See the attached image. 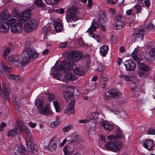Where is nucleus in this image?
<instances>
[{"label":"nucleus","mask_w":155,"mask_h":155,"mask_svg":"<svg viewBox=\"0 0 155 155\" xmlns=\"http://www.w3.org/2000/svg\"><path fill=\"white\" fill-rule=\"evenodd\" d=\"M39 55L38 53L35 50L29 48L23 51L22 57L18 55H9L8 57V60L11 62L15 63V66L19 65L25 67L28 64L31 58H35Z\"/></svg>","instance_id":"obj_1"},{"label":"nucleus","mask_w":155,"mask_h":155,"mask_svg":"<svg viewBox=\"0 0 155 155\" xmlns=\"http://www.w3.org/2000/svg\"><path fill=\"white\" fill-rule=\"evenodd\" d=\"M18 129L20 130L24 131L25 133L26 138L25 141L28 148L29 151L31 152H33L34 149L36 150L35 149V146L36 145H34L32 139L31 137V135L29 130L25 125L23 123H20L18 125Z\"/></svg>","instance_id":"obj_2"},{"label":"nucleus","mask_w":155,"mask_h":155,"mask_svg":"<svg viewBox=\"0 0 155 155\" xmlns=\"http://www.w3.org/2000/svg\"><path fill=\"white\" fill-rule=\"evenodd\" d=\"M43 103V101L41 99L37 100L35 103V104L38 110V113L45 116H52L53 113L50 110L49 105H47L44 108Z\"/></svg>","instance_id":"obj_3"},{"label":"nucleus","mask_w":155,"mask_h":155,"mask_svg":"<svg viewBox=\"0 0 155 155\" xmlns=\"http://www.w3.org/2000/svg\"><path fill=\"white\" fill-rule=\"evenodd\" d=\"M16 22L15 18H11L8 20L6 22L5 21H0V31L4 33L7 32L9 30V25H14Z\"/></svg>","instance_id":"obj_4"},{"label":"nucleus","mask_w":155,"mask_h":155,"mask_svg":"<svg viewBox=\"0 0 155 155\" xmlns=\"http://www.w3.org/2000/svg\"><path fill=\"white\" fill-rule=\"evenodd\" d=\"M122 146V142L120 141H117L115 142L109 141L105 145V147L107 149L117 152L120 151Z\"/></svg>","instance_id":"obj_5"},{"label":"nucleus","mask_w":155,"mask_h":155,"mask_svg":"<svg viewBox=\"0 0 155 155\" xmlns=\"http://www.w3.org/2000/svg\"><path fill=\"white\" fill-rule=\"evenodd\" d=\"M77 8L75 7H72L68 8L66 12L67 14L66 16V19L68 22L75 21L78 20L75 15L77 12Z\"/></svg>","instance_id":"obj_6"},{"label":"nucleus","mask_w":155,"mask_h":155,"mask_svg":"<svg viewBox=\"0 0 155 155\" xmlns=\"http://www.w3.org/2000/svg\"><path fill=\"white\" fill-rule=\"evenodd\" d=\"M68 58H70L73 62H77L81 58V53L78 51H72L66 53Z\"/></svg>","instance_id":"obj_7"},{"label":"nucleus","mask_w":155,"mask_h":155,"mask_svg":"<svg viewBox=\"0 0 155 155\" xmlns=\"http://www.w3.org/2000/svg\"><path fill=\"white\" fill-rule=\"evenodd\" d=\"M138 66L140 68L138 71L139 77L141 78L147 77V72L150 70L149 67L143 63H140Z\"/></svg>","instance_id":"obj_8"},{"label":"nucleus","mask_w":155,"mask_h":155,"mask_svg":"<svg viewBox=\"0 0 155 155\" xmlns=\"http://www.w3.org/2000/svg\"><path fill=\"white\" fill-rule=\"evenodd\" d=\"M71 63L68 59H66L60 65L55 67L57 71H68L71 69Z\"/></svg>","instance_id":"obj_9"},{"label":"nucleus","mask_w":155,"mask_h":155,"mask_svg":"<svg viewBox=\"0 0 155 155\" xmlns=\"http://www.w3.org/2000/svg\"><path fill=\"white\" fill-rule=\"evenodd\" d=\"M99 27L98 24L94 21H93L91 27L86 31L89 33L90 37H92L96 39H98L99 38V36L97 34H93V32H94L97 28Z\"/></svg>","instance_id":"obj_10"},{"label":"nucleus","mask_w":155,"mask_h":155,"mask_svg":"<svg viewBox=\"0 0 155 155\" xmlns=\"http://www.w3.org/2000/svg\"><path fill=\"white\" fill-rule=\"evenodd\" d=\"M37 21L35 20H31L29 21L24 25V30L25 31L28 32L31 30L35 29L37 27Z\"/></svg>","instance_id":"obj_11"},{"label":"nucleus","mask_w":155,"mask_h":155,"mask_svg":"<svg viewBox=\"0 0 155 155\" xmlns=\"http://www.w3.org/2000/svg\"><path fill=\"white\" fill-rule=\"evenodd\" d=\"M147 31V29L145 27L138 28L134 32L133 35V37L135 39L140 38L142 40L143 35Z\"/></svg>","instance_id":"obj_12"},{"label":"nucleus","mask_w":155,"mask_h":155,"mask_svg":"<svg viewBox=\"0 0 155 155\" xmlns=\"http://www.w3.org/2000/svg\"><path fill=\"white\" fill-rule=\"evenodd\" d=\"M105 95L107 97L118 98L121 97L122 94L118 91L114 89H107L105 91Z\"/></svg>","instance_id":"obj_13"},{"label":"nucleus","mask_w":155,"mask_h":155,"mask_svg":"<svg viewBox=\"0 0 155 155\" xmlns=\"http://www.w3.org/2000/svg\"><path fill=\"white\" fill-rule=\"evenodd\" d=\"M76 79V76L71 72H67L65 73L62 76V81L64 82L68 83L70 82L74 81Z\"/></svg>","instance_id":"obj_14"},{"label":"nucleus","mask_w":155,"mask_h":155,"mask_svg":"<svg viewBox=\"0 0 155 155\" xmlns=\"http://www.w3.org/2000/svg\"><path fill=\"white\" fill-rule=\"evenodd\" d=\"M123 64L125 67L127 71H133L136 68L135 63L131 60L126 61H124Z\"/></svg>","instance_id":"obj_15"},{"label":"nucleus","mask_w":155,"mask_h":155,"mask_svg":"<svg viewBox=\"0 0 155 155\" xmlns=\"http://www.w3.org/2000/svg\"><path fill=\"white\" fill-rule=\"evenodd\" d=\"M31 13L30 9H28L21 13L19 17V20L21 22H24L28 20Z\"/></svg>","instance_id":"obj_16"},{"label":"nucleus","mask_w":155,"mask_h":155,"mask_svg":"<svg viewBox=\"0 0 155 155\" xmlns=\"http://www.w3.org/2000/svg\"><path fill=\"white\" fill-rule=\"evenodd\" d=\"M72 139L68 140V142L69 143H74L76 144H78L82 139L81 137L76 133H74L71 136Z\"/></svg>","instance_id":"obj_17"},{"label":"nucleus","mask_w":155,"mask_h":155,"mask_svg":"<svg viewBox=\"0 0 155 155\" xmlns=\"http://www.w3.org/2000/svg\"><path fill=\"white\" fill-rule=\"evenodd\" d=\"M64 99L69 102H74L73 94L71 91H65L64 93Z\"/></svg>","instance_id":"obj_18"},{"label":"nucleus","mask_w":155,"mask_h":155,"mask_svg":"<svg viewBox=\"0 0 155 155\" xmlns=\"http://www.w3.org/2000/svg\"><path fill=\"white\" fill-rule=\"evenodd\" d=\"M75 104L74 102H69L66 108L64 110L65 114H74V106Z\"/></svg>","instance_id":"obj_19"},{"label":"nucleus","mask_w":155,"mask_h":155,"mask_svg":"<svg viewBox=\"0 0 155 155\" xmlns=\"http://www.w3.org/2000/svg\"><path fill=\"white\" fill-rule=\"evenodd\" d=\"M22 28V24L19 22L16 23L12 25L11 28V32L13 33H17L20 31Z\"/></svg>","instance_id":"obj_20"},{"label":"nucleus","mask_w":155,"mask_h":155,"mask_svg":"<svg viewBox=\"0 0 155 155\" xmlns=\"http://www.w3.org/2000/svg\"><path fill=\"white\" fill-rule=\"evenodd\" d=\"M74 73L79 76L84 75L86 73L84 68L81 66L76 67L74 69Z\"/></svg>","instance_id":"obj_21"},{"label":"nucleus","mask_w":155,"mask_h":155,"mask_svg":"<svg viewBox=\"0 0 155 155\" xmlns=\"http://www.w3.org/2000/svg\"><path fill=\"white\" fill-rule=\"evenodd\" d=\"M154 145L153 141L150 140H146L143 142V146L148 150H151Z\"/></svg>","instance_id":"obj_22"},{"label":"nucleus","mask_w":155,"mask_h":155,"mask_svg":"<svg viewBox=\"0 0 155 155\" xmlns=\"http://www.w3.org/2000/svg\"><path fill=\"white\" fill-rule=\"evenodd\" d=\"M118 131V134H117L115 136L110 135L107 137L108 139L111 140L112 141H114L116 140H117L120 139L122 136V134L121 130L120 129H117Z\"/></svg>","instance_id":"obj_23"},{"label":"nucleus","mask_w":155,"mask_h":155,"mask_svg":"<svg viewBox=\"0 0 155 155\" xmlns=\"http://www.w3.org/2000/svg\"><path fill=\"white\" fill-rule=\"evenodd\" d=\"M109 50L108 46L103 45L100 48V54L103 57H105Z\"/></svg>","instance_id":"obj_24"},{"label":"nucleus","mask_w":155,"mask_h":155,"mask_svg":"<svg viewBox=\"0 0 155 155\" xmlns=\"http://www.w3.org/2000/svg\"><path fill=\"white\" fill-rule=\"evenodd\" d=\"M101 125L104 128L109 130H111L113 128V126L110 124L105 121H103L101 123Z\"/></svg>","instance_id":"obj_25"},{"label":"nucleus","mask_w":155,"mask_h":155,"mask_svg":"<svg viewBox=\"0 0 155 155\" xmlns=\"http://www.w3.org/2000/svg\"><path fill=\"white\" fill-rule=\"evenodd\" d=\"M56 145L53 140H51L49 143L48 149L51 151H54L56 150Z\"/></svg>","instance_id":"obj_26"},{"label":"nucleus","mask_w":155,"mask_h":155,"mask_svg":"<svg viewBox=\"0 0 155 155\" xmlns=\"http://www.w3.org/2000/svg\"><path fill=\"white\" fill-rule=\"evenodd\" d=\"M98 114L96 112L93 113H91L87 116V120L89 121L90 120H92L95 119H97L98 118Z\"/></svg>","instance_id":"obj_27"},{"label":"nucleus","mask_w":155,"mask_h":155,"mask_svg":"<svg viewBox=\"0 0 155 155\" xmlns=\"http://www.w3.org/2000/svg\"><path fill=\"white\" fill-rule=\"evenodd\" d=\"M18 129V128H15L9 130L8 132V136L13 137L17 134Z\"/></svg>","instance_id":"obj_28"},{"label":"nucleus","mask_w":155,"mask_h":155,"mask_svg":"<svg viewBox=\"0 0 155 155\" xmlns=\"http://www.w3.org/2000/svg\"><path fill=\"white\" fill-rule=\"evenodd\" d=\"M53 103L56 112H60L61 110V108L59 103L57 101L55 100L53 102Z\"/></svg>","instance_id":"obj_29"},{"label":"nucleus","mask_w":155,"mask_h":155,"mask_svg":"<svg viewBox=\"0 0 155 155\" xmlns=\"http://www.w3.org/2000/svg\"><path fill=\"white\" fill-rule=\"evenodd\" d=\"M98 21L100 24H102L104 21V15L102 12L100 11L98 13Z\"/></svg>","instance_id":"obj_30"},{"label":"nucleus","mask_w":155,"mask_h":155,"mask_svg":"<svg viewBox=\"0 0 155 155\" xmlns=\"http://www.w3.org/2000/svg\"><path fill=\"white\" fill-rule=\"evenodd\" d=\"M16 150L18 153H20L21 155H23L25 150V147L21 145L18 147L16 149Z\"/></svg>","instance_id":"obj_31"},{"label":"nucleus","mask_w":155,"mask_h":155,"mask_svg":"<svg viewBox=\"0 0 155 155\" xmlns=\"http://www.w3.org/2000/svg\"><path fill=\"white\" fill-rule=\"evenodd\" d=\"M97 68L96 70L98 71H103L106 68V66L103 65L101 62H98L97 63Z\"/></svg>","instance_id":"obj_32"},{"label":"nucleus","mask_w":155,"mask_h":155,"mask_svg":"<svg viewBox=\"0 0 155 155\" xmlns=\"http://www.w3.org/2000/svg\"><path fill=\"white\" fill-rule=\"evenodd\" d=\"M35 4L38 7H45V5L42 0H35Z\"/></svg>","instance_id":"obj_33"},{"label":"nucleus","mask_w":155,"mask_h":155,"mask_svg":"<svg viewBox=\"0 0 155 155\" xmlns=\"http://www.w3.org/2000/svg\"><path fill=\"white\" fill-rule=\"evenodd\" d=\"M101 83L104 86H105L107 83V78L106 77L102 75L100 77Z\"/></svg>","instance_id":"obj_34"},{"label":"nucleus","mask_w":155,"mask_h":155,"mask_svg":"<svg viewBox=\"0 0 155 155\" xmlns=\"http://www.w3.org/2000/svg\"><path fill=\"white\" fill-rule=\"evenodd\" d=\"M124 26V24L123 21L116 22V26L117 29H121Z\"/></svg>","instance_id":"obj_35"},{"label":"nucleus","mask_w":155,"mask_h":155,"mask_svg":"<svg viewBox=\"0 0 155 155\" xmlns=\"http://www.w3.org/2000/svg\"><path fill=\"white\" fill-rule=\"evenodd\" d=\"M10 90L7 89L5 90L4 92L3 97L5 99L8 100L9 97Z\"/></svg>","instance_id":"obj_36"},{"label":"nucleus","mask_w":155,"mask_h":155,"mask_svg":"<svg viewBox=\"0 0 155 155\" xmlns=\"http://www.w3.org/2000/svg\"><path fill=\"white\" fill-rule=\"evenodd\" d=\"M1 65L2 68L6 72H9L11 70V68L8 67L6 64L3 62H1Z\"/></svg>","instance_id":"obj_37"},{"label":"nucleus","mask_w":155,"mask_h":155,"mask_svg":"<svg viewBox=\"0 0 155 155\" xmlns=\"http://www.w3.org/2000/svg\"><path fill=\"white\" fill-rule=\"evenodd\" d=\"M135 13V9L134 8H131L127 10L126 12V14L127 15H134Z\"/></svg>","instance_id":"obj_38"},{"label":"nucleus","mask_w":155,"mask_h":155,"mask_svg":"<svg viewBox=\"0 0 155 155\" xmlns=\"http://www.w3.org/2000/svg\"><path fill=\"white\" fill-rule=\"evenodd\" d=\"M7 76L8 78L11 79H14L16 80H18L19 78V76L17 75L7 74Z\"/></svg>","instance_id":"obj_39"},{"label":"nucleus","mask_w":155,"mask_h":155,"mask_svg":"<svg viewBox=\"0 0 155 155\" xmlns=\"http://www.w3.org/2000/svg\"><path fill=\"white\" fill-rule=\"evenodd\" d=\"M63 26L62 21L60 19H58L55 21L54 24V27Z\"/></svg>","instance_id":"obj_40"},{"label":"nucleus","mask_w":155,"mask_h":155,"mask_svg":"<svg viewBox=\"0 0 155 155\" xmlns=\"http://www.w3.org/2000/svg\"><path fill=\"white\" fill-rule=\"evenodd\" d=\"M10 52V50L9 48H6L3 52V58L5 59L6 58L7 56Z\"/></svg>","instance_id":"obj_41"},{"label":"nucleus","mask_w":155,"mask_h":155,"mask_svg":"<svg viewBox=\"0 0 155 155\" xmlns=\"http://www.w3.org/2000/svg\"><path fill=\"white\" fill-rule=\"evenodd\" d=\"M63 151L66 155H69L70 154L71 151L69 150L68 147L67 146H65L63 148Z\"/></svg>","instance_id":"obj_42"},{"label":"nucleus","mask_w":155,"mask_h":155,"mask_svg":"<svg viewBox=\"0 0 155 155\" xmlns=\"http://www.w3.org/2000/svg\"><path fill=\"white\" fill-rule=\"evenodd\" d=\"M134 7L137 10L136 13L137 14L140 13L141 12V7L140 5H136Z\"/></svg>","instance_id":"obj_43"},{"label":"nucleus","mask_w":155,"mask_h":155,"mask_svg":"<svg viewBox=\"0 0 155 155\" xmlns=\"http://www.w3.org/2000/svg\"><path fill=\"white\" fill-rule=\"evenodd\" d=\"M72 127L73 126L72 125H69L64 127L63 128V130L64 132H66L70 130Z\"/></svg>","instance_id":"obj_44"},{"label":"nucleus","mask_w":155,"mask_h":155,"mask_svg":"<svg viewBox=\"0 0 155 155\" xmlns=\"http://www.w3.org/2000/svg\"><path fill=\"white\" fill-rule=\"evenodd\" d=\"M149 56L153 58H155V48L152 49L149 53Z\"/></svg>","instance_id":"obj_45"},{"label":"nucleus","mask_w":155,"mask_h":155,"mask_svg":"<svg viewBox=\"0 0 155 155\" xmlns=\"http://www.w3.org/2000/svg\"><path fill=\"white\" fill-rule=\"evenodd\" d=\"M48 32L49 30L48 28H45L42 29L41 33L42 35L45 36L47 35Z\"/></svg>","instance_id":"obj_46"},{"label":"nucleus","mask_w":155,"mask_h":155,"mask_svg":"<svg viewBox=\"0 0 155 155\" xmlns=\"http://www.w3.org/2000/svg\"><path fill=\"white\" fill-rule=\"evenodd\" d=\"M45 2L48 4H54L57 3L56 0H45Z\"/></svg>","instance_id":"obj_47"},{"label":"nucleus","mask_w":155,"mask_h":155,"mask_svg":"<svg viewBox=\"0 0 155 155\" xmlns=\"http://www.w3.org/2000/svg\"><path fill=\"white\" fill-rule=\"evenodd\" d=\"M144 27H145V26ZM145 27L147 29V31L148 29L153 30H154L155 29V26L153 24L151 23H150L148 24L147 28L146 27Z\"/></svg>","instance_id":"obj_48"},{"label":"nucleus","mask_w":155,"mask_h":155,"mask_svg":"<svg viewBox=\"0 0 155 155\" xmlns=\"http://www.w3.org/2000/svg\"><path fill=\"white\" fill-rule=\"evenodd\" d=\"M110 40L112 43L115 44L117 41V38L116 35H113L112 36Z\"/></svg>","instance_id":"obj_49"},{"label":"nucleus","mask_w":155,"mask_h":155,"mask_svg":"<svg viewBox=\"0 0 155 155\" xmlns=\"http://www.w3.org/2000/svg\"><path fill=\"white\" fill-rule=\"evenodd\" d=\"M55 96L54 94H49L48 95V100L51 101L55 98Z\"/></svg>","instance_id":"obj_50"},{"label":"nucleus","mask_w":155,"mask_h":155,"mask_svg":"<svg viewBox=\"0 0 155 155\" xmlns=\"http://www.w3.org/2000/svg\"><path fill=\"white\" fill-rule=\"evenodd\" d=\"M68 43L65 42L60 43L59 45V47L61 48H64L66 47Z\"/></svg>","instance_id":"obj_51"},{"label":"nucleus","mask_w":155,"mask_h":155,"mask_svg":"<svg viewBox=\"0 0 155 155\" xmlns=\"http://www.w3.org/2000/svg\"><path fill=\"white\" fill-rule=\"evenodd\" d=\"M147 134L149 135H155V130L153 129H150L147 131Z\"/></svg>","instance_id":"obj_52"},{"label":"nucleus","mask_w":155,"mask_h":155,"mask_svg":"<svg viewBox=\"0 0 155 155\" xmlns=\"http://www.w3.org/2000/svg\"><path fill=\"white\" fill-rule=\"evenodd\" d=\"M59 123L60 122L58 120L54 121L51 124V127H56L59 124Z\"/></svg>","instance_id":"obj_53"},{"label":"nucleus","mask_w":155,"mask_h":155,"mask_svg":"<svg viewBox=\"0 0 155 155\" xmlns=\"http://www.w3.org/2000/svg\"><path fill=\"white\" fill-rule=\"evenodd\" d=\"M10 15H6L5 13H3L1 15L2 19L3 20H6L9 17Z\"/></svg>","instance_id":"obj_54"},{"label":"nucleus","mask_w":155,"mask_h":155,"mask_svg":"<svg viewBox=\"0 0 155 155\" xmlns=\"http://www.w3.org/2000/svg\"><path fill=\"white\" fill-rule=\"evenodd\" d=\"M122 17V16L120 15H118L115 18V19L116 20V21H123V19Z\"/></svg>","instance_id":"obj_55"},{"label":"nucleus","mask_w":155,"mask_h":155,"mask_svg":"<svg viewBox=\"0 0 155 155\" xmlns=\"http://www.w3.org/2000/svg\"><path fill=\"white\" fill-rule=\"evenodd\" d=\"M132 86L131 89L133 91H138V89L137 88V84L136 83H133L132 84Z\"/></svg>","instance_id":"obj_56"},{"label":"nucleus","mask_w":155,"mask_h":155,"mask_svg":"<svg viewBox=\"0 0 155 155\" xmlns=\"http://www.w3.org/2000/svg\"><path fill=\"white\" fill-rule=\"evenodd\" d=\"M118 0H107V2L109 4H115L117 2Z\"/></svg>","instance_id":"obj_57"},{"label":"nucleus","mask_w":155,"mask_h":155,"mask_svg":"<svg viewBox=\"0 0 155 155\" xmlns=\"http://www.w3.org/2000/svg\"><path fill=\"white\" fill-rule=\"evenodd\" d=\"M6 124L4 122H2L0 125V131H2L3 129V127H5Z\"/></svg>","instance_id":"obj_58"},{"label":"nucleus","mask_w":155,"mask_h":155,"mask_svg":"<svg viewBox=\"0 0 155 155\" xmlns=\"http://www.w3.org/2000/svg\"><path fill=\"white\" fill-rule=\"evenodd\" d=\"M54 28L55 30L58 32H61L63 28V26H56Z\"/></svg>","instance_id":"obj_59"},{"label":"nucleus","mask_w":155,"mask_h":155,"mask_svg":"<svg viewBox=\"0 0 155 155\" xmlns=\"http://www.w3.org/2000/svg\"><path fill=\"white\" fill-rule=\"evenodd\" d=\"M98 79V77L96 76H95L94 77H93L92 79V80L93 81V84H94V86H93V87H94V88L95 87V84L96 83V82H95L97 79Z\"/></svg>","instance_id":"obj_60"},{"label":"nucleus","mask_w":155,"mask_h":155,"mask_svg":"<svg viewBox=\"0 0 155 155\" xmlns=\"http://www.w3.org/2000/svg\"><path fill=\"white\" fill-rule=\"evenodd\" d=\"M108 11L110 14L112 15H114L115 13V9L112 8L109 9Z\"/></svg>","instance_id":"obj_61"},{"label":"nucleus","mask_w":155,"mask_h":155,"mask_svg":"<svg viewBox=\"0 0 155 155\" xmlns=\"http://www.w3.org/2000/svg\"><path fill=\"white\" fill-rule=\"evenodd\" d=\"M132 57L134 60H135V61L138 62H139L141 61V60L138 58L137 57V55H133Z\"/></svg>","instance_id":"obj_62"},{"label":"nucleus","mask_w":155,"mask_h":155,"mask_svg":"<svg viewBox=\"0 0 155 155\" xmlns=\"http://www.w3.org/2000/svg\"><path fill=\"white\" fill-rule=\"evenodd\" d=\"M144 3L146 6L149 7L150 4V2L149 0H145L144 1Z\"/></svg>","instance_id":"obj_63"},{"label":"nucleus","mask_w":155,"mask_h":155,"mask_svg":"<svg viewBox=\"0 0 155 155\" xmlns=\"http://www.w3.org/2000/svg\"><path fill=\"white\" fill-rule=\"evenodd\" d=\"M54 76L55 77L56 79L58 80H60L61 79V75L59 74H56L55 73V72L54 71Z\"/></svg>","instance_id":"obj_64"}]
</instances>
